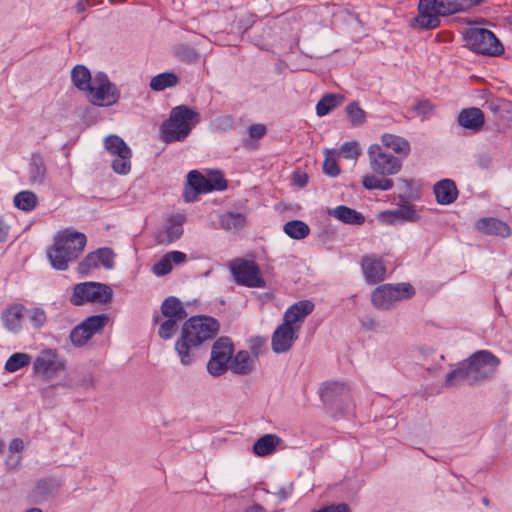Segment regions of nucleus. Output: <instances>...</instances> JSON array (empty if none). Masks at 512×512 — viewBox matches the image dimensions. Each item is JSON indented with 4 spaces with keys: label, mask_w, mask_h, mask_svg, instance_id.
Wrapping results in <instances>:
<instances>
[{
    "label": "nucleus",
    "mask_w": 512,
    "mask_h": 512,
    "mask_svg": "<svg viewBox=\"0 0 512 512\" xmlns=\"http://www.w3.org/2000/svg\"><path fill=\"white\" fill-rule=\"evenodd\" d=\"M66 368V360L61 357L56 349L46 348L41 350L32 363V376L50 381L56 378Z\"/></svg>",
    "instance_id": "8"
},
{
    "label": "nucleus",
    "mask_w": 512,
    "mask_h": 512,
    "mask_svg": "<svg viewBox=\"0 0 512 512\" xmlns=\"http://www.w3.org/2000/svg\"><path fill=\"white\" fill-rule=\"evenodd\" d=\"M46 177V168L40 154H33L29 164V179L31 184L41 185Z\"/></svg>",
    "instance_id": "34"
},
{
    "label": "nucleus",
    "mask_w": 512,
    "mask_h": 512,
    "mask_svg": "<svg viewBox=\"0 0 512 512\" xmlns=\"http://www.w3.org/2000/svg\"><path fill=\"white\" fill-rule=\"evenodd\" d=\"M201 122L200 113L188 105H178L170 110L169 117L160 125V139L166 144L183 142Z\"/></svg>",
    "instance_id": "5"
},
{
    "label": "nucleus",
    "mask_w": 512,
    "mask_h": 512,
    "mask_svg": "<svg viewBox=\"0 0 512 512\" xmlns=\"http://www.w3.org/2000/svg\"><path fill=\"white\" fill-rule=\"evenodd\" d=\"M381 143L384 147L389 148L395 153L402 154L404 156H407L411 150L408 140L401 136L390 133H384L381 136Z\"/></svg>",
    "instance_id": "30"
},
{
    "label": "nucleus",
    "mask_w": 512,
    "mask_h": 512,
    "mask_svg": "<svg viewBox=\"0 0 512 512\" xmlns=\"http://www.w3.org/2000/svg\"><path fill=\"white\" fill-rule=\"evenodd\" d=\"M344 101L341 94L329 93L324 95L316 104V114L319 117L326 116Z\"/></svg>",
    "instance_id": "33"
},
{
    "label": "nucleus",
    "mask_w": 512,
    "mask_h": 512,
    "mask_svg": "<svg viewBox=\"0 0 512 512\" xmlns=\"http://www.w3.org/2000/svg\"><path fill=\"white\" fill-rule=\"evenodd\" d=\"M367 153L370 169L376 175H364L362 177L363 187L366 190H391L394 187V182L387 176L395 175L401 170V160L386 152L379 144L370 145Z\"/></svg>",
    "instance_id": "2"
},
{
    "label": "nucleus",
    "mask_w": 512,
    "mask_h": 512,
    "mask_svg": "<svg viewBox=\"0 0 512 512\" xmlns=\"http://www.w3.org/2000/svg\"><path fill=\"white\" fill-rule=\"evenodd\" d=\"M267 133L266 126L264 124H252L248 127V135L250 139L243 141L244 147L252 149L255 147L252 140H259L263 138Z\"/></svg>",
    "instance_id": "46"
},
{
    "label": "nucleus",
    "mask_w": 512,
    "mask_h": 512,
    "mask_svg": "<svg viewBox=\"0 0 512 512\" xmlns=\"http://www.w3.org/2000/svg\"><path fill=\"white\" fill-rule=\"evenodd\" d=\"M243 512H266V509L258 503H254L244 509Z\"/></svg>",
    "instance_id": "63"
},
{
    "label": "nucleus",
    "mask_w": 512,
    "mask_h": 512,
    "mask_svg": "<svg viewBox=\"0 0 512 512\" xmlns=\"http://www.w3.org/2000/svg\"><path fill=\"white\" fill-rule=\"evenodd\" d=\"M328 213L345 224L361 225L365 222V217L362 213L345 205H339L330 209Z\"/></svg>",
    "instance_id": "26"
},
{
    "label": "nucleus",
    "mask_w": 512,
    "mask_h": 512,
    "mask_svg": "<svg viewBox=\"0 0 512 512\" xmlns=\"http://www.w3.org/2000/svg\"><path fill=\"white\" fill-rule=\"evenodd\" d=\"M99 266L111 269L114 265V253L109 248H99L95 251Z\"/></svg>",
    "instance_id": "49"
},
{
    "label": "nucleus",
    "mask_w": 512,
    "mask_h": 512,
    "mask_svg": "<svg viewBox=\"0 0 512 512\" xmlns=\"http://www.w3.org/2000/svg\"><path fill=\"white\" fill-rule=\"evenodd\" d=\"M293 492V486L290 483L287 486H282L278 489V491L275 493V495L278 497L280 502H283L287 500Z\"/></svg>",
    "instance_id": "59"
},
{
    "label": "nucleus",
    "mask_w": 512,
    "mask_h": 512,
    "mask_svg": "<svg viewBox=\"0 0 512 512\" xmlns=\"http://www.w3.org/2000/svg\"><path fill=\"white\" fill-rule=\"evenodd\" d=\"M24 306L20 304L12 305L7 308L1 316L4 326L7 330L17 332L21 328V319L24 316Z\"/></svg>",
    "instance_id": "27"
},
{
    "label": "nucleus",
    "mask_w": 512,
    "mask_h": 512,
    "mask_svg": "<svg viewBox=\"0 0 512 512\" xmlns=\"http://www.w3.org/2000/svg\"><path fill=\"white\" fill-rule=\"evenodd\" d=\"M314 512H351V511L347 504L341 503V504H337V505H329V506L323 507L320 510L314 511Z\"/></svg>",
    "instance_id": "58"
},
{
    "label": "nucleus",
    "mask_w": 512,
    "mask_h": 512,
    "mask_svg": "<svg viewBox=\"0 0 512 512\" xmlns=\"http://www.w3.org/2000/svg\"><path fill=\"white\" fill-rule=\"evenodd\" d=\"M465 40L471 50L491 56L503 53V46L495 34L485 28L469 27L465 32Z\"/></svg>",
    "instance_id": "11"
},
{
    "label": "nucleus",
    "mask_w": 512,
    "mask_h": 512,
    "mask_svg": "<svg viewBox=\"0 0 512 512\" xmlns=\"http://www.w3.org/2000/svg\"><path fill=\"white\" fill-rule=\"evenodd\" d=\"M484 0H419L415 25L424 30L436 29L441 17L465 12Z\"/></svg>",
    "instance_id": "3"
},
{
    "label": "nucleus",
    "mask_w": 512,
    "mask_h": 512,
    "mask_svg": "<svg viewBox=\"0 0 512 512\" xmlns=\"http://www.w3.org/2000/svg\"><path fill=\"white\" fill-rule=\"evenodd\" d=\"M87 238L84 233L66 228L54 237V244L47 251L51 266L59 271L68 269L70 262L75 261L83 252Z\"/></svg>",
    "instance_id": "4"
},
{
    "label": "nucleus",
    "mask_w": 512,
    "mask_h": 512,
    "mask_svg": "<svg viewBox=\"0 0 512 512\" xmlns=\"http://www.w3.org/2000/svg\"><path fill=\"white\" fill-rule=\"evenodd\" d=\"M298 338L293 326L283 321V323L273 332L271 347L275 353L287 352Z\"/></svg>",
    "instance_id": "16"
},
{
    "label": "nucleus",
    "mask_w": 512,
    "mask_h": 512,
    "mask_svg": "<svg viewBox=\"0 0 512 512\" xmlns=\"http://www.w3.org/2000/svg\"><path fill=\"white\" fill-rule=\"evenodd\" d=\"M214 125L219 131L230 130L234 125V118L231 115H222L215 119Z\"/></svg>",
    "instance_id": "55"
},
{
    "label": "nucleus",
    "mask_w": 512,
    "mask_h": 512,
    "mask_svg": "<svg viewBox=\"0 0 512 512\" xmlns=\"http://www.w3.org/2000/svg\"><path fill=\"white\" fill-rule=\"evenodd\" d=\"M112 288L99 282H83L76 284L70 297V303L81 306L85 303L106 304L112 300Z\"/></svg>",
    "instance_id": "9"
},
{
    "label": "nucleus",
    "mask_w": 512,
    "mask_h": 512,
    "mask_svg": "<svg viewBox=\"0 0 512 512\" xmlns=\"http://www.w3.org/2000/svg\"><path fill=\"white\" fill-rule=\"evenodd\" d=\"M37 196L32 191H21L17 193L14 197V205L25 212L32 211L37 204Z\"/></svg>",
    "instance_id": "37"
},
{
    "label": "nucleus",
    "mask_w": 512,
    "mask_h": 512,
    "mask_svg": "<svg viewBox=\"0 0 512 512\" xmlns=\"http://www.w3.org/2000/svg\"><path fill=\"white\" fill-rule=\"evenodd\" d=\"M187 260V255L181 251L167 252L158 262L152 266V272L160 277L165 276L172 270V264H183Z\"/></svg>",
    "instance_id": "22"
},
{
    "label": "nucleus",
    "mask_w": 512,
    "mask_h": 512,
    "mask_svg": "<svg viewBox=\"0 0 512 512\" xmlns=\"http://www.w3.org/2000/svg\"><path fill=\"white\" fill-rule=\"evenodd\" d=\"M283 231L292 239L302 240L309 235L310 228L301 220H290L284 224Z\"/></svg>",
    "instance_id": "35"
},
{
    "label": "nucleus",
    "mask_w": 512,
    "mask_h": 512,
    "mask_svg": "<svg viewBox=\"0 0 512 512\" xmlns=\"http://www.w3.org/2000/svg\"><path fill=\"white\" fill-rule=\"evenodd\" d=\"M323 404L331 412L348 414L352 409V397L349 386L344 382L326 381L319 388Z\"/></svg>",
    "instance_id": "6"
},
{
    "label": "nucleus",
    "mask_w": 512,
    "mask_h": 512,
    "mask_svg": "<svg viewBox=\"0 0 512 512\" xmlns=\"http://www.w3.org/2000/svg\"><path fill=\"white\" fill-rule=\"evenodd\" d=\"M24 450V443L20 438H14L9 444V452L12 454L20 455Z\"/></svg>",
    "instance_id": "60"
},
{
    "label": "nucleus",
    "mask_w": 512,
    "mask_h": 512,
    "mask_svg": "<svg viewBox=\"0 0 512 512\" xmlns=\"http://www.w3.org/2000/svg\"><path fill=\"white\" fill-rule=\"evenodd\" d=\"M361 269L368 284H376L385 278V266L375 255L364 256L361 260Z\"/></svg>",
    "instance_id": "18"
},
{
    "label": "nucleus",
    "mask_w": 512,
    "mask_h": 512,
    "mask_svg": "<svg viewBox=\"0 0 512 512\" xmlns=\"http://www.w3.org/2000/svg\"><path fill=\"white\" fill-rule=\"evenodd\" d=\"M185 217L175 214L168 218L164 228L157 233L156 240L159 244H171L183 235Z\"/></svg>",
    "instance_id": "17"
},
{
    "label": "nucleus",
    "mask_w": 512,
    "mask_h": 512,
    "mask_svg": "<svg viewBox=\"0 0 512 512\" xmlns=\"http://www.w3.org/2000/svg\"><path fill=\"white\" fill-rule=\"evenodd\" d=\"M31 363V356L28 353L17 352L12 354L5 363V370L13 373L19 369L28 366Z\"/></svg>",
    "instance_id": "39"
},
{
    "label": "nucleus",
    "mask_w": 512,
    "mask_h": 512,
    "mask_svg": "<svg viewBox=\"0 0 512 512\" xmlns=\"http://www.w3.org/2000/svg\"><path fill=\"white\" fill-rule=\"evenodd\" d=\"M433 193L436 202L440 205H450L456 201L458 197V189L455 182L451 179H442L433 186Z\"/></svg>",
    "instance_id": "20"
},
{
    "label": "nucleus",
    "mask_w": 512,
    "mask_h": 512,
    "mask_svg": "<svg viewBox=\"0 0 512 512\" xmlns=\"http://www.w3.org/2000/svg\"><path fill=\"white\" fill-rule=\"evenodd\" d=\"M415 294L414 287L409 283L382 284L376 287L371 294L373 306L379 310H390L394 304L410 299Z\"/></svg>",
    "instance_id": "7"
},
{
    "label": "nucleus",
    "mask_w": 512,
    "mask_h": 512,
    "mask_svg": "<svg viewBox=\"0 0 512 512\" xmlns=\"http://www.w3.org/2000/svg\"><path fill=\"white\" fill-rule=\"evenodd\" d=\"M434 108V105L429 100H421L414 105L413 110L418 116H421V120L424 121L432 116Z\"/></svg>",
    "instance_id": "50"
},
{
    "label": "nucleus",
    "mask_w": 512,
    "mask_h": 512,
    "mask_svg": "<svg viewBox=\"0 0 512 512\" xmlns=\"http://www.w3.org/2000/svg\"><path fill=\"white\" fill-rule=\"evenodd\" d=\"M219 330V323L209 316H193L184 322L181 335L175 342V351L183 366L192 364L193 350L203 342L213 339Z\"/></svg>",
    "instance_id": "1"
},
{
    "label": "nucleus",
    "mask_w": 512,
    "mask_h": 512,
    "mask_svg": "<svg viewBox=\"0 0 512 512\" xmlns=\"http://www.w3.org/2000/svg\"><path fill=\"white\" fill-rule=\"evenodd\" d=\"M280 441L281 439L275 434H265L256 440L252 451L259 457L271 455L276 450Z\"/></svg>",
    "instance_id": "28"
},
{
    "label": "nucleus",
    "mask_w": 512,
    "mask_h": 512,
    "mask_svg": "<svg viewBox=\"0 0 512 512\" xmlns=\"http://www.w3.org/2000/svg\"><path fill=\"white\" fill-rule=\"evenodd\" d=\"M265 344V340L262 337H255L250 340V354L258 360L261 349Z\"/></svg>",
    "instance_id": "57"
},
{
    "label": "nucleus",
    "mask_w": 512,
    "mask_h": 512,
    "mask_svg": "<svg viewBox=\"0 0 512 512\" xmlns=\"http://www.w3.org/2000/svg\"><path fill=\"white\" fill-rule=\"evenodd\" d=\"M179 83V77L174 72H163L152 77L149 87L152 91L161 92L173 88Z\"/></svg>",
    "instance_id": "31"
},
{
    "label": "nucleus",
    "mask_w": 512,
    "mask_h": 512,
    "mask_svg": "<svg viewBox=\"0 0 512 512\" xmlns=\"http://www.w3.org/2000/svg\"><path fill=\"white\" fill-rule=\"evenodd\" d=\"M94 385H95V380H94L92 373L84 374L78 382V386L85 388V389L92 388V387H94Z\"/></svg>",
    "instance_id": "61"
},
{
    "label": "nucleus",
    "mask_w": 512,
    "mask_h": 512,
    "mask_svg": "<svg viewBox=\"0 0 512 512\" xmlns=\"http://www.w3.org/2000/svg\"><path fill=\"white\" fill-rule=\"evenodd\" d=\"M294 183L299 187H305L308 184L309 177L305 172L297 171L293 177Z\"/></svg>",
    "instance_id": "62"
},
{
    "label": "nucleus",
    "mask_w": 512,
    "mask_h": 512,
    "mask_svg": "<svg viewBox=\"0 0 512 512\" xmlns=\"http://www.w3.org/2000/svg\"><path fill=\"white\" fill-rule=\"evenodd\" d=\"M162 315L166 318L183 321L187 317V313L181 303V301L170 296L166 298L161 305Z\"/></svg>",
    "instance_id": "29"
},
{
    "label": "nucleus",
    "mask_w": 512,
    "mask_h": 512,
    "mask_svg": "<svg viewBox=\"0 0 512 512\" xmlns=\"http://www.w3.org/2000/svg\"><path fill=\"white\" fill-rule=\"evenodd\" d=\"M55 487L56 483L53 479H43L37 483L36 493L42 497H46L53 491Z\"/></svg>",
    "instance_id": "53"
},
{
    "label": "nucleus",
    "mask_w": 512,
    "mask_h": 512,
    "mask_svg": "<svg viewBox=\"0 0 512 512\" xmlns=\"http://www.w3.org/2000/svg\"><path fill=\"white\" fill-rule=\"evenodd\" d=\"M8 237V227L5 226L2 219H0V242L6 241Z\"/></svg>",
    "instance_id": "64"
},
{
    "label": "nucleus",
    "mask_w": 512,
    "mask_h": 512,
    "mask_svg": "<svg viewBox=\"0 0 512 512\" xmlns=\"http://www.w3.org/2000/svg\"><path fill=\"white\" fill-rule=\"evenodd\" d=\"M187 184L190 188H185L183 195L185 202H193L198 194L208 193L206 177L196 170L188 173Z\"/></svg>",
    "instance_id": "21"
},
{
    "label": "nucleus",
    "mask_w": 512,
    "mask_h": 512,
    "mask_svg": "<svg viewBox=\"0 0 512 512\" xmlns=\"http://www.w3.org/2000/svg\"><path fill=\"white\" fill-rule=\"evenodd\" d=\"M388 215L392 218L393 223L413 222L418 219L416 211L411 206L389 211Z\"/></svg>",
    "instance_id": "42"
},
{
    "label": "nucleus",
    "mask_w": 512,
    "mask_h": 512,
    "mask_svg": "<svg viewBox=\"0 0 512 512\" xmlns=\"http://www.w3.org/2000/svg\"><path fill=\"white\" fill-rule=\"evenodd\" d=\"M206 179L208 193L212 191H223L227 188V181L220 171L210 173Z\"/></svg>",
    "instance_id": "47"
},
{
    "label": "nucleus",
    "mask_w": 512,
    "mask_h": 512,
    "mask_svg": "<svg viewBox=\"0 0 512 512\" xmlns=\"http://www.w3.org/2000/svg\"><path fill=\"white\" fill-rule=\"evenodd\" d=\"M245 221L243 214L227 212L220 217V226L227 231H238L244 227Z\"/></svg>",
    "instance_id": "36"
},
{
    "label": "nucleus",
    "mask_w": 512,
    "mask_h": 512,
    "mask_svg": "<svg viewBox=\"0 0 512 512\" xmlns=\"http://www.w3.org/2000/svg\"><path fill=\"white\" fill-rule=\"evenodd\" d=\"M69 337L72 344L76 347L85 345L92 338L82 323L72 329Z\"/></svg>",
    "instance_id": "45"
},
{
    "label": "nucleus",
    "mask_w": 512,
    "mask_h": 512,
    "mask_svg": "<svg viewBox=\"0 0 512 512\" xmlns=\"http://www.w3.org/2000/svg\"><path fill=\"white\" fill-rule=\"evenodd\" d=\"M323 171L330 177H336L340 173V168L335 158L326 156L323 162Z\"/></svg>",
    "instance_id": "54"
},
{
    "label": "nucleus",
    "mask_w": 512,
    "mask_h": 512,
    "mask_svg": "<svg viewBox=\"0 0 512 512\" xmlns=\"http://www.w3.org/2000/svg\"><path fill=\"white\" fill-rule=\"evenodd\" d=\"M174 53L179 60L186 63H193L199 58V54L195 48L187 44H179L175 46Z\"/></svg>",
    "instance_id": "43"
},
{
    "label": "nucleus",
    "mask_w": 512,
    "mask_h": 512,
    "mask_svg": "<svg viewBox=\"0 0 512 512\" xmlns=\"http://www.w3.org/2000/svg\"><path fill=\"white\" fill-rule=\"evenodd\" d=\"M340 153L346 159H357L360 154L359 145L356 141L345 142L340 147Z\"/></svg>",
    "instance_id": "52"
},
{
    "label": "nucleus",
    "mask_w": 512,
    "mask_h": 512,
    "mask_svg": "<svg viewBox=\"0 0 512 512\" xmlns=\"http://www.w3.org/2000/svg\"><path fill=\"white\" fill-rule=\"evenodd\" d=\"M256 361L250 352L240 350L232 358L229 369L237 375H248L254 370Z\"/></svg>",
    "instance_id": "24"
},
{
    "label": "nucleus",
    "mask_w": 512,
    "mask_h": 512,
    "mask_svg": "<svg viewBox=\"0 0 512 512\" xmlns=\"http://www.w3.org/2000/svg\"><path fill=\"white\" fill-rule=\"evenodd\" d=\"M22 456L10 453L5 460L6 470L17 471L21 465Z\"/></svg>",
    "instance_id": "56"
},
{
    "label": "nucleus",
    "mask_w": 512,
    "mask_h": 512,
    "mask_svg": "<svg viewBox=\"0 0 512 512\" xmlns=\"http://www.w3.org/2000/svg\"><path fill=\"white\" fill-rule=\"evenodd\" d=\"M499 363V359L493 353L487 350H480L475 352L470 356L468 361L465 362L473 380H477L485 376V373L482 372L484 367L488 366L495 368L499 365Z\"/></svg>",
    "instance_id": "15"
},
{
    "label": "nucleus",
    "mask_w": 512,
    "mask_h": 512,
    "mask_svg": "<svg viewBox=\"0 0 512 512\" xmlns=\"http://www.w3.org/2000/svg\"><path fill=\"white\" fill-rule=\"evenodd\" d=\"M345 111L349 118L351 126L358 127L366 122L367 114L360 107V105L357 101H353V102L349 103L347 105Z\"/></svg>",
    "instance_id": "40"
},
{
    "label": "nucleus",
    "mask_w": 512,
    "mask_h": 512,
    "mask_svg": "<svg viewBox=\"0 0 512 512\" xmlns=\"http://www.w3.org/2000/svg\"><path fill=\"white\" fill-rule=\"evenodd\" d=\"M314 303L311 300H300L291 305L284 313L283 321L292 325L303 321L306 316L314 310Z\"/></svg>",
    "instance_id": "23"
},
{
    "label": "nucleus",
    "mask_w": 512,
    "mask_h": 512,
    "mask_svg": "<svg viewBox=\"0 0 512 512\" xmlns=\"http://www.w3.org/2000/svg\"><path fill=\"white\" fill-rule=\"evenodd\" d=\"M179 320L166 318L159 324L158 335L163 340H170L178 330Z\"/></svg>",
    "instance_id": "44"
},
{
    "label": "nucleus",
    "mask_w": 512,
    "mask_h": 512,
    "mask_svg": "<svg viewBox=\"0 0 512 512\" xmlns=\"http://www.w3.org/2000/svg\"><path fill=\"white\" fill-rule=\"evenodd\" d=\"M99 263L97 261L96 253L91 252L89 253L80 263L78 266V270L81 274L87 275L92 269L98 268Z\"/></svg>",
    "instance_id": "51"
},
{
    "label": "nucleus",
    "mask_w": 512,
    "mask_h": 512,
    "mask_svg": "<svg viewBox=\"0 0 512 512\" xmlns=\"http://www.w3.org/2000/svg\"><path fill=\"white\" fill-rule=\"evenodd\" d=\"M89 102L98 107H109L120 99V90L104 73L95 76L93 84L86 92Z\"/></svg>",
    "instance_id": "10"
},
{
    "label": "nucleus",
    "mask_w": 512,
    "mask_h": 512,
    "mask_svg": "<svg viewBox=\"0 0 512 512\" xmlns=\"http://www.w3.org/2000/svg\"><path fill=\"white\" fill-rule=\"evenodd\" d=\"M73 85L80 91L87 92L93 84L91 73L84 65H76L71 71Z\"/></svg>",
    "instance_id": "32"
},
{
    "label": "nucleus",
    "mask_w": 512,
    "mask_h": 512,
    "mask_svg": "<svg viewBox=\"0 0 512 512\" xmlns=\"http://www.w3.org/2000/svg\"><path fill=\"white\" fill-rule=\"evenodd\" d=\"M26 317L34 328H40L46 322V313L42 308L34 307L24 310Z\"/></svg>",
    "instance_id": "48"
},
{
    "label": "nucleus",
    "mask_w": 512,
    "mask_h": 512,
    "mask_svg": "<svg viewBox=\"0 0 512 512\" xmlns=\"http://www.w3.org/2000/svg\"><path fill=\"white\" fill-rule=\"evenodd\" d=\"M104 146L113 157V171L120 175L128 174L131 170L132 151L126 142L118 135H109L104 140Z\"/></svg>",
    "instance_id": "12"
},
{
    "label": "nucleus",
    "mask_w": 512,
    "mask_h": 512,
    "mask_svg": "<svg viewBox=\"0 0 512 512\" xmlns=\"http://www.w3.org/2000/svg\"><path fill=\"white\" fill-rule=\"evenodd\" d=\"M457 122L459 126L477 133L482 130L485 124V116L480 108H465L458 114Z\"/></svg>",
    "instance_id": "19"
},
{
    "label": "nucleus",
    "mask_w": 512,
    "mask_h": 512,
    "mask_svg": "<svg viewBox=\"0 0 512 512\" xmlns=\"http://www.w3.org/2000/svg\"><path fill=\"white\" fill-rule=\"evenodd\" d=\"M233 344L227 337L216 340L212 346L211 357L207 363V371L214 377L223 375L229 368L233 358Z\"/></svg>",
    "instance_id": "13"
},
{
    "label": "nucleus",
    "mask_w": 512,
    "mask_h": 512,
    "mask_svg": "<svg viewBox=\"0 0 512 512\" xmlns=\"http://www.w3.org/2000/svg\"><path fill=\"white\" fill-rule=\"evenodd\" d=\"M476 227L479 231L489 235L508 237L511 233V229L507 223L493 217L479 219L476 223Z\"/></svg>",
    "instance_id": "25"
},
{
    "label": "nucleus",
    "mask_w": 512,
    "mask_h": 512,
    "mask_svg": "<svg viewBox=\"0 0 512 512\" xmlns=\"http://www.w3.org/2000/svg\"><path fill=\"white\" fill-rule=\"evenodd\" d=\"M231 272L237 284L249 288H264L266 283L260 269L253 261L238 260L231 266Z\"/></svg>",
    "instance_id": "14"
},
{
    "label": "nucleus",
    "mask_w": 512,
    "mask_h": 512,
    "mask_svg": "<svg viewBox=\"0 0 512 512\" xmlns=\"http://www.w3.org/2000/svg\"><path fill=\"white\" fill-rule=\"evenodd\" d=\"M468 380L474 381L465 363H462L456 369L449 372L445 379L446 386H455L460 381Z\"/></svg>",
    "instance_id": "41"
},
{
    "label": "nucleus",
    "mask_w": 512,
    "mask_h": 512,
    "mask_svg": "<svg viewBox=\"0 0 512 512\" xmlns=\"http://www.w3.org/2000/svg\"><path fill=\"white\" fill-rule=\"evenodd\" d=\"M108 321L109 316L107 314H97L87 317L81 323L84 325L91 337H93L95 334L102 331Z\"/></svg>",
    "instance_id": "38"
}]
</instances>
